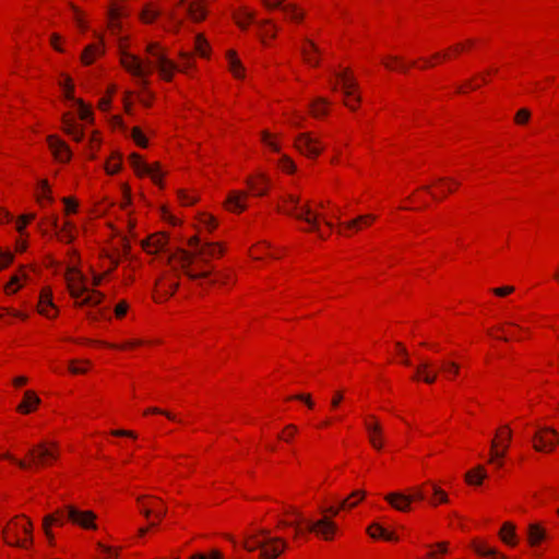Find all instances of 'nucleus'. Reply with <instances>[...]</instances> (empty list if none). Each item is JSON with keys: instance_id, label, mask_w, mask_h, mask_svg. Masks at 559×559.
I'll list each match as a JSON object with an SVG mask.
<instances>
[{"instance_id": "15", "label": "nucleus", "mask_w": 559, "mask_h": 559, "mask_svg": "<svg viewBox=\"0 0 559 559\" xmlns=\"http://www.w3.org/2000/svg\"><path fill=\"white\" fill-rule=\"evenodd\" d=\"M285 0H262L266 9L273 10L281 8L286 16L292 20L299 22L304 19V12H301L295 4L288 3L283 4Z\"/></svg>"}, {"instance_id": "58", "label": "nucleus", "mask_w": 559, "mask_h": 559, "mask_svg": "<svg viewBox=\"0 0 559 559\" xmlns=\"http://www.w3.org/2000/svg\"><path fill=\"white\" fill-rule=\"evenodd\" d=\"M201 222L209 230H213L217 226L216 219L211 215H204Z\"/></svg>"}, {"instance_id": "4", "label": "nucleus", "mask_w": 559, "mask_h": 559, "mask_svg": "<svg viewBox=\"0 0 559 559\" xmlns=\"http://www.w3.org/2000/svg\"><path fill=\"white\" fill-rule=\"evenodd\" d=\"M96 515L92 511H81L73 506L66 507L64 510H58L53 514H49L44 519V527L45 533L48 538H51V532L49 531V526L51 524H60L62 525L66 520L73 522L74 524L80 525L83 528H93L96 530L95 524Z\"/></svg>"}, {"instance_id": "59", "label": "nucleus", "mask_w": 559, "mask_h": 559, "mask_svg": "<svg viewBox=\"0 0 559 559\" xmlns=\"http://www.w3.org/2000/svg\"><path fill=\"white\" fill-rule=\"evenodd\" d=\"M128 311V304L126 301H120L116 308H115V313L118 318H121L123 317Z\"/></svg>"}, {"instance_id": "44", "label": "nucleus", "mask_w": 559, "mask_h": 559, "mask_svg": "<svg viewBox=\"0 0 559 559\" xmlns=\"http://www.w3.org/2000/svg\"><path fill=\"white\" fill-rule=\"evenodd\" d=\"M390 60L392 62H384L385 68L391 70H400L402 72L407 71V67L401 62V59L399 57H391Z\"/></svg>"}, {"instance_id": "63", "label": "nucleus", "mask_w": 559, "mask_h": 559, "mask_svg": "<svg viewBox=\"0 0 559 559\" xmlns=\"http://www.w3.org/2000/svg\"><path fill=\"white\" fill-rule=\"evenodd\" d=\"M262 141L274 151H278V147L274 141L271 140V135L267 132L262 133Z\"/></svg>"}, {"instance_id": "30", "label": "nucleus", "mask_w": 559, "mask_h": 559, "mask_svg": "<svg viewBox=\"0 0 559 559\" xmlns=\"http://www.w3.org/2000/svg\"><path fill=\"white\" fill-rule=\"evenodd\" d=\"M368 533L372 538L381 537L385 540H395L396 539V537L392 533H389L385 528H383L379 524H372L368 528Z\"/></svg>"}, {"instance_id": "47", "label": "nucleus", "mask_w": 559, "mask_h": 559, "mask_svg": "<svg viewBox=\"0 0 559 559\" xmlns=\"http://www.w3.org/2000/svg\"><path fill=\"white\" fill-rule=\"evenodd\" d=\"M79 107V116L82 120H90L92 116L91 109L83 103V100H78L75 104Z\"/></svg>"}, {"instance_id": "54", "label": "nucleus", "mask_w": 559, "mask_h": 559, "mask_svg": "<svg viewBox=\"0 0 559 559\" xmlns=\"http://www.w3.org/2000/svg\"><path fill=\"white\" fill-rule=\"evenodd\" d=\"M13 261V254L11 252L0 251V270L9 265Z\"/></svg>"}, {"instance_id": "13", "label": "nucleus", "mask_w": 559, "mask_h": 559, "mask_svg": "<svg viewBox=\"0 0 559 559\" xmlns=\"http://www.w3.org/2000/svg\"><path fill=\"white\" fill-rule=\"evenodd\" d=\"M536 451H551L557 443V431L552 428H543L533 436Z\"/></svg>"}, {"instance_id": "37", "label": "nucleus", "mask_w": 559, "mask_h": 559, "mask_svg": "<svg viewBox=\"0 0 559 559\" xmlns=\"http://www.w3.org/2000/svg\"><path fill=\"white\" fill-rule=\"evenodd\" d=\"M228 62L230 71L236 78H242L243 68L240 60L236 57L235 52H228Z\"/></svg>"}, {"instance_id": "52", "label": "nucleus", "mask_w": 559, "mask_h": 559, "mask_svg": "<svg viewBox=\"0 0 559 559\" xmlns=\"http://www.w3.org/2000/svg\"><path fill=\"white\" fill-rule=\"evenodd\" d=\"M280 165H281L282 169L285 171L293 173L295 170L294 162L290 158H288L287 156H283L281 158Z\"/></svg>"}, {"instance_id": "26", "label": "nucleus", "mask_w": 559, "mask_h": 559, "mask_svg": "<svg viewBox=\"0 0 559 559\" xmlns=\"http://www.w3.org/2000/svg\"><path fill=\"white\" fill-rule=\"evenodd\" d=\"M474 551L481 557H487L490 559H507L504 556L498 554V551L491 547H488L484 544L475 543L473 545Z\"/></svg>"}, {"instance_id": "51", "label": "nucleus", "mask_w": 559, "mask_h": 559, "mask_svg": "<svg viewBox=\"0 0 559 559\" xmlns=\"http://www.w3.org/2000/svg\"><path fill=\"white\" fill-rule=\"evenodd\" d=\"M35 215L34 214H29V215H24V216H21L16 223V229L19 230V233H23L26 224L28 222H31L32 219H34Z\"/></svg>"}, {"instance_id": "11", "label": "nucleus", "mask_w": 559, "mask_h": 559, "mask_svg": "<svg viewBox=\"0 0 559 559\" xmlns=\"http://www.w3.org/2000/svg\"><path fill=\"white\" fill-rule=\"evenodd\" d=\"M129 162L138 176H151L155 183H159L162 173L158 164L147 165L141 160L140 155H138L136 153H132L129 156Z\"/></svg>"}, {"instance_id": "38", "label": "nucleus", "mask_w": 559, "mask_h": 559, "mask_svg": "<svg viewBox=\"0 0 559 559\" xmlns=\"http://www.w3.org/2000/svg\"><path fill=\"white\" fill-rule=\"evenodd\" d=\"M60 86L63 90L64 97L72 102L74 105L80 100L79 98H75L73 95L74 86L72 84V81L69 76H66L63 82H60Z\"/></svg>"}, {"instance_id": "45", "label": "nucleus", "mask_w": 559, "mask_h": 559, "mask_svg": "<svg viewBox=\"0 0 559 559\" xmlns=\"http://www.w3.org/2000/svg\"><path fill=\"white\" fill-rule=\"evenodd\" d=\"M206 46H207V43L205 40V38L202 36V35H197L195 37V49L198 51V53L202 57H206Z\"/></svg>"}, {"instance_id": "14", "label": "nucleus", "mask_w": 559, "mask_h": 559, "mask_svg": "<svg viewBox=\"0 0 559 559\" xmlns=\"http://www.w3.org/2000/svg\"><path fill=\"white\" fill-rule=\"evenodd\" d=\"M176 7H183L192 22H201L206 16V10L202 0H178Z\"/></svg>"}, {"instance_id": "41", "label": "nucleus", "mask_w": 559, "mask_h": 559, "mask_svg": "<svg viewBox=\"0 0 559 559\" xmlns=\"http://www.w3.org/2000/svg\"><path fill=\"white\" fill-rule=\"evenodd\" d=\"M121 168V158L118 154H114L111 159L106 164V170L108 174H116Z\"/></svg>"}, {"instance_id": "7", "label": "nucleus", "mask_w": 559, "mask_h": 559, "mask_svg": "<svg viewBox=\"0 0 559 559\" xmlns=\"http://www.w3.org/2000/svg\"><path fill=\"white\" fill-rule=\"evenodd\" d=\"M32 524L26 518L15 519L3 531L4 539L9 545L26 548L32 543Z\"/></svg>"}, {"instance_id": "33", "label": "nucleus", "mask_w": 559, "mask_h": 559, "mask_svg": "<svg viewBox=\"0 0 559 559\" xmlns=\"http://www.w3.org/2000/svg\"><path fill=\"white\" fill-rule=\"evenodd\" d=\"M261 185L255 182L252 178L247 179V185L255 195H264L266 193V188L264 187L267 182V179L264 175H259Z\"/></svg>"}, {"instance_id": "55", "label": "nucleus", "mask_w": 559, "mask_h": 559, "mask_svg": "<svg viewBox=\"0 0 559 559\" xmlns=\"http://www.w3.org/2000/svg\"><path fill=\"white\" fill-rule=\"evenodd\" d=\"M442 368L445 372L457 374L460 370V366L454 361H447L442 365Z\"/></svg>"}, {"instance_id": "61", "label": "nucleus", "mask_w": 559, "mask_h": 559, "mask_svg": "<svg viewBox=\"0 0 559 559\" xmlns=\"http://www.w3.org/2000/svg\"><path fill=\"white\" fill-rule=\"evenodd\" d=\"M71 9L73 10L74 12V19L76 21V24L78 26L82 29V31H85L86 29V25L84 23V21L80 17V14H79V10L75 5L71 4Z\"/></svg>"}, {"instance_id": "1", "label": "nucleus", "mask_w": 559, "mask_h": 559, "mask_svg": "<svg viewBox=\"0 0 559 559\" xmlns=\"http://www.w3.org/2000/svg\"><path fill=\"white\" fill-rule=\"evenodd\" d=\"M146 60L127 51H122L120 57L122 67L136 79L138 85L142 90L148 87L147 76L154 69L166 81H170L174 72L179 70L178 66L166 56L164 49L157 43H150L146 46Z\"/></svg>"}, {"instance_id": "49", "label": "nucleus", "mask_w": 559, "mask_h": 559, "mask_svg": "<svg viewBox=\"0 0 559 559\" xmlns=\"http://www.w3.org/2000/svg\"><path fill=\"white\" fill-rule=\"evenodd\" d=\"M429 367L430 364L428 361H420V364L416 367L413 379L423 380V377Z\"/></svg>"}, {"instance_id": "6", "label": "nucleus", "mask_w": 559, "mask_h": 559, "mask_svg": "<svg viewBox=\"0 0 559 559\" xmlns=\"http://www.w3.org/2000/svg\"><path fill=\"white\" fill-rule=\"evenodd\" d=\"M66 280L71 296L76 300V306H97L102 302L104 295L98 290H92L90 295L83 297L88 289L84 284V276L79 271L69 270Z\"/></svg>"}, {"instance_id": "46", "label": "nucleus", "mask_w": 559, "mask_h": 559, "mask_svg": "<svg viewBox=\"0 0 559 559\" xmlns=\"http://www.w3.org/2000/svg\"><path fill=\"white\" fill-rule=\"evenodd\" d=\"M132 138L138 145L145 147L147 145V139L144 136L140 128L135 127L132 129Z\"/></svg>"}, {"instance_id": "60", "label": "nucleus", "mask_w": 559, "mask_h": 559, "mask_svg": "<svg viewBox=\"0 0 559 559\" xmlns=\"http://www.w3.org/2000/svg\"><path fill=\"white\" fill-rule=\"evenodd\" d=\"M20 280H21L20 275H13L11 277L9 284L5 287V292L8 294H14L17 289L16 288H12V286L15 285V284H19Z\"/></svg>"}, {"instance_id": "2", "label": "nucleus", "mask_w": 559, "mask_h": 559, "mask_svg": "<svg viewBox=\"0 0 559 559\" xmlns=\"http://www.w3.org/2000/svg\"><path fill=\"white\" fill-rule=\"evenodd\" d=\"M189 246L193 248L192 252L187 250H179V263L185 274L191 280L204 278L207 277L210 272H193L190 270L191 264L194 259H199L201 262L206 263L210 258L219 257L222 254V249L217 243L205 242L201 243L198 237H192L189 240Z\"/></svg>"}, {"instance_id": "10", "label": "nucleus", "mask_w": 559, "mask_h": 559, "mask_svg": "<svg viewBox=\"0 0 559 559\" xmlns=\"http://www.w3.org/2000/svg\"><path fill=\"white\" fill-rule=\"evenodd\" d=\"M295 147L308 157L314 158L322 152V146L318 139L310 133H300L295 140Z\"/></svg>"}, {"instance_id": "23", "label": "nucleus", "mask_w": 559, "mask_h": 559, "mask_svg": "<svg viewBox=\"0 0 559 559\" xmlns=\"http://www.w3.org/2000/svg\"><path fill=\"white\" fill-rule=\"evenodd\" d=\"M39 403V397L33 391H26L24 393L23 402L17 406V411L27 414L32 412Z\"/></svg>"}, {"instance_id": "31", "label": "nucleus", "mask_w": 559, "mask_h": 559, "mask_svg": "<svg viewBox=\"0 0 559 559\" xmlns=\"http://www.w3.org/2000/svg\"><path fill=\"white\" fill-rule=\"evenodd\" d=\"M308 47H305L301 49V53L304 56V59L307 63L310 66H318L319 61L317 58L312 56L313 53H319L318 47L310 40L307 41Z\"/></svg>"}, {"instance_id": "12", "label": "nucleus", "mask_w": 559, "mask_h": 559, "mask_svg": "<svg viewBox=\"0 0 559 559\" xmlns=\"http://www.w3.org/2000/svg\"><path fill=\"white\" fill-rule=\"evenodd\" d=\"M504 437L498 442L496 439L491 441L490 459L489 462L496 464L498 467L502 466V459L509 448V442L512 437V432L508 427H504Z\"/></svg>"}, {"instance_id": "29", "label": "nucleus", "mask_w": 559, "mask_h": 559, "mask_svg": "<svg viewBox=\"0 0 559 559\" xmlns=\"http://www.w3.org/2000/svg\"><path fill=\"white\" fill-rule=\"evenodd\" d=\"M236 23L241 28H247L248 23L254 21V13L246 8H242L238 13L234 15Z\"/></svg>"}, {"instance_id": "62", "label": "nucleus", "mask_w": 559, "mask_h": 559, "mask_svg": "<svg viewBox=\"0 0 559 559\" xmlns=\"http://www.w3.org/2000/svg\"><path fill=\"white\" fill-rule=\"evenodd\" d=\"M436 380H437V372L430 371L429 368H428L427 371L425 372L424 377H423V381L428 383V384H431Z\"/></svg>"}, {"instance_id": "57", "label": "nucleus", "mask_w": 559, "mask_h": 559, "mask_svg": "<svg viewBox=\"0 0 559 559\" xmlns=\"http://www.w3.org/2000/svg\"><path fill=\"white\" fill-rule=\"evenodd\" d=\"M64 205H66V212L67 213H73L76 211L78 203L74 199L71 198H63L62 199Z\"/></svg>"}, {"instance_id": "20", "label": "nucleus", "mask_w": 559, "mask_h": 559, "mask_svg": "<svg viewBox=\"0 0 559 559\" xmlns=\"http://www.w3.org/2000/svg\"><path fill=\"white\" fill-rule=\"evenodd\" d=\"M246 198L247 193L245 191H231L225 201V205L231 212H242L246 209Z\"/></svg>"}, {"instance_id": "24", "label": "nucleus", "mask_w": 559, "mask_h": 559, "mask_svg": "<svg viewBox=\"0 0 559 559\" xmlns=\"http://www.w3.org/2000/svg\"><path fill=\"white\" fill-rule=\"evenodd\" d=\"M366 429L369 433V441L372 447L377 450H380L382 448V428L380 425L367 423Z\"/></svg>"}, {"instance_id": "16", "label": "nucleus", "mask_w": 559, "mask_h": 559, "mask_svg": "<svg viewBox=\"0 0 559 559\" xmlns=\"http://www.w3.org/2000/svg\"><path fill=\"white\" fill-rule=\"evenodd\" d=\"M307 530L309 532H317L321 534L325 539H331L336 531V525L328 518H322L317 522L308 521Z\"/></svg>"}, {"instance_id": "42", "label": "nucleus", "mask_w": 559, "mask_h": 559, "mask_svg": "<svg viewBox=\"0 0 559 559\" xmlns=\"http://www.w3.org/2000/svg\"><path fill=\"white\" fill-rule=\"evenodd\" d=\"M514 526L510 523H504L501 528V538L504 543L511 544V538L515 536Z\"/></svg>"}, {"instance_id": "8", "label": "nucleus", "mask_w": 559, "mask_h": 559, "mask_svg": "<svg viewBox=\"0 0 559 559\" xmlns=\"http://www.w3.org/2000/svg\"><path fill=\"white\" fill-rule=\"evenodd\" d=\"M284 212L297 219L304 221L309 225V230L317 233L321 238L323 235L319 227V214L312 212L308 204L299 205V199L295 195H289Z\"/></svg>"}, {"instance_id": "43", "label": "nucleus", "mask_w": 559, "mask_h": 559, "mask_svg": "<svg viewBox=\"0 0 559 559\" xmlns=\"http://www.w3.org/2000/svg\"><path fill=\"white\" fill-rule=\"evenodd\" d=\"M190 559H224V558H223V554L219 550L213 549L207 554H204V552L194 554L190 557Z\"/></svg>"}, {"instance_id": "48", "label": "nucleus", "mask_w": 559, "mask_h": 559, "mask_svg": "<svg viewBox=\"0 0 559 559\" xmlns=\"http://www.w3.org/2000/svg\"><path fill=\"white\" fill-rule=\"evenodd\" d=\"M41 194L38 195V202L43 204V199H47L48 202H52V197L50 195V189L46 180L40 181Z\"/></svg>"}, {"instance_id": "19", "label": "nucleus", "mask_w": 559, "mask_h": 559, "mask_svg": "<svg viewBox=\"0 0 559 559\" xmlns=\"http://www.w3.org/2000/svg\"><path fill=\"white\" fill-rule=\"evenodd\" d=\"M48 143L56 158H58L60 162H67L70 159V150L63 141L56 136H49Z\"/></svg>"}, {"instance_id": "5", "label": "nucleus", "mask_w": 559, "mask_h": 559, "mask_svg": "<svg viewBox=\"0 0 559 559\" xmlns=\"http://www.w3.org/2000/svg\"><path fill=\"white\" fill-rule=\"evenodd\" d=\"M260 534L263 539L255 536H248L245 538L242 546L248 551L261 549V559H276L287 547V543L281 537L270 535V532L262 530Z\"/></svg>"}, {"instance_id": "34", "label": "nucleus", "mask_w": 559, "mask_h": 559, "mask_svg": "<svg viewBox=\"0 0 559 559\" xmlns=\"http://www.w3.org/2000/svg\"><path fill=\"white\" fill-rule=\"evenodd\" d=\"M328 105V100L322 97H318L317 99H314L310 105L312 116L320 117L326 115Z\"/></svg>"}, {"instance_id": "18", "label": "nucleus", "mask_w": 559, "mask_h": 559, "mask_svg": "<svg viewBox=\"0 0 559 559\" xmlns=\"http://www.w3.org/2000/svg\"><path fill=\"white\" fill-rule=\"evenodd\" d=\"M336 76L338 78V80L341 81V84H342V91L344 92V95L349 98V97H354V100L355 103H359L360 102V97L359 96H355L353 94V92L356 90L357 87V83L356 81L349 75L348 71L345 70L343 72H340V73H336Z\"/></svg>"}, {"instance_id": "27", "label": "nucleus", "mask_w": 559, "mask_h": 559, "mask_svg": "<svg viewBox=\"0 0 559 559\" xmlns=\"http://www.w3.org/2000/svg\"><path fill=\"white\" fill-rule=\"evenodd\" d=\"M376 219V216L374 215H360L358 217H356L355 219H352L344 225V227L346 229H355V230H358L361 228L362 225H369L371 224L373 221Z\"/></svg>"}, {"instance_id": "3", "label": "nucleus", "mask_w": 559, "mask_h": 559, "mask_svg": "<svg viewBox=\"0 0 559 559\" xmlns=\"http://www.w3.org/2000/svg\"><path fill=\"white\" fill-rule=\"evenodd\" d=\"M27 455L29 457L28 462L17 460L9 453L3 454L2 457L14 462L21 468L45 467L51 462L58 460V445L55 442H39L28 450Z\"/></svg>"}, {"instance_id": "22", "label": "nucleus", "mask_w": 559, "mask_h": 559, "mask_svg": "<svg viewBox=\"0 0 559 559\" xmlns=\"http://www.w3.org/2000/svg\"><path fill=\"white\" fill-rule=\"evenodd\" d=\"M105 52L102 40L97 44H91L85 47L82 52L81 60L84 64H91L96 57L102 56Z\"/></svg>"}, {"instance_id": "32", "label": "nucleus", "mask_w": 559, "mask_h": 559, "mask_svg": "<svg viewBox=\"0 0 559 559\" xmlns=\"http://www.w3.org/2000/svg\"><path fill=\"white\" fill-rule=\"evenodd\" d=\"M108 15H109L108 27L112 34H117L121 29V23L118 21L121 16V13H120L119 9L112 7L109 9Z\"/></svg>"}, {"instance_id": "21", "label": "nucleus", "mask_w": 559, "mask_h": 559, "mask_svg": "<svg viewBox=\"0 0 559 559\" xmlns=\"http://www.w3.org/2000/svg\"><path fill=\"white\" fill-rule=\"evenodd\" d=\"M364 497H365V492L364 491H360V490L354 491L350 495L349 498L341 501L338 508L330 507L326 510H324V512H328L331 515H337L341 509H346V508L352 509V508H354L357 504V502L359 500H361Z\"/></svg>"}, {"instance_id": "40", "label": "nucleus", "mask_w": 559, "mask_h": 559, "mask_svg": "<svg viewBox=\"0 0 559 559\" xmlns=\"http://www.w3.org/2000/svg\"><path fill=\"white\" fill-rule=\"evenodd\" d=\"M474 476L477 477L476 484H480L481 480L486 477V473H485L484 467L477 466L474 471H471V472L466 473V476H465L466 477V481L469 483V484H474V480H473Z\"/></svg>"}, {"instance_id": "56", "label": "nucleus", "mask_w": 559, "mask_h": 559, "mask_svg": "<svg viewBox=\"0 0 559 559\" xmlns=\"http://www.w3.org/2000/svg\"><path fill=\"white\" fill-rule=\"evenodd\" d=\"M513 292H514L513 286H503V287H498V288L492 289V293L499 297H504Z\"/></svg>"}, {"instance_id": "39", "label": "nucleus", "mask_w": 559, "mask_h": 559, "mask_svg": "<svg viewBox=\"0 0 559 559\" xmlns=\"http://www.w3.org/2000/svg\"><path fill=\"white\" fill-rule=\"evenodd\" d=\"M162 12L151 7H145L141 12V20L145 23H152Z\"/></svg>"}, {"instance_id": "50", "label": "nucleus", "mask_w": 559, "mask_h": 559, "mask_svg": "<svg viewBox=\"0 0 559 559\" xmlns=\"http://www.w3.org/2000/svg\"><path fill=\"white\" fill-rule=\"evenodd\" d=\"M530 117L531 112L528 111V109L522 108L515 115V122L520 124L525 123L528 121Z\"/></svg>"}, {"instance_id": "36", "label": "nucleus", "mask_w": 559, "mask_h": 559, "mask_svg": "<svg viewBox=\"0 0 559 559\" xmlns=\"http://www.w3.org/2000/svg\"><path fill=\"white\" fill-rule=\"evenodd\" d=\"M165 17L169 22L173 32H178L183 26V20L177 15L175 9L165 12Z\"/></svg>"}, {"instance_id": "17", "label": "nucleus", "mask_w": 559, "mask_h": 559, "mask_svg": "<svg viewBox=\"0 0 559 559\" xmlns=\"http://www.w3.org/2000/svg\"><path fill=\"white\" fill-rule=\"evenodd\" d=\"M168 243V237L166 234L159 233L152 235L147 239L142 241L143 249L150 253H156L160 250H164Z\"/></svg>"}, {"instance_id": "35", "label": "nucleus", "mask_w": 559, "mask_h": 559, "mask_svg": "<svg viewBox=\"0 0 559 559\" xmlns=\"http://www.w3.org/2000/svg\"><path fill=\"white\" fill-rule=\"evenodd\" d=\"M39 304H40L39 312L49 318L50 316L47 312V310L45 309V306L51 307V308L55 307L52 304V294H51L50 289L41 290Z\"/></svg>"}, {"instance_id": "25", "label": "nucleus", "mask_w": 559, "mask_h": 559, "mask_svg": "<svg viewBox=\"0 0 559 559\" xmlns=\"http://www.w3.org/2000/svg\"><path fill=\"white\" fill-rule=\"evenodd\" d=\"M63 129L74 141H82L84 138V133L82 129L71 119H63Z\"/></svg>"}, {"instance_id": "28", "label": "nucleus", "mask_w": 559, "mask_h": 559, "mask_svg": "<svg viewBox=\"0 0 559 559\" xmlns=\"http://www.w3.org/2000/svg\"><path fill=\"white\" fill-rule=\"evenodd\" d=\"M545 531L538 524H531L528 527V540L532 546L539 544L545 538Z\"/></svg>"}, {"instance_id": "64", "label": "nucleus", "mask_w": 559, "mask_h": 559, "mask_svg": "<svg viewBox=\"0 0 559 559\" xmlns=\"http://www.w3.org/2000/svg\"><path fill=\"white\" fill-rule=\"evenodd\" d=\"M290 399L305 402L309 408L313 407V402L311 401L310 395L297 394Z\"/></svg>"}, {"instance_id": "9", "label": "nucleus", "mask_w": 559, "mask_h": 559, "mask_svg": "<svg viewBox=\"0 0 559 559\" xmlns=\"http://www.w3.org/2000/svg\"><path fill=\"white\" fill-rule=\"evenodd\" d=\"M424 492L417 489L414 495H405L403 492H390L384 499L397 511L406 512L411 509V503L414 500H423Z\"/></svg>"}, {"instance_id": "53", "label": "nucleus", "mask_w": 559, "mask_h": 559, "mask_svg": "<svg viewBox=\"0 0 559 559\" xmlns=\"http://www.w3.org/2000/svg\"><path fill=\"white\" fill-rule=\"evenodd\" d=\"M432 491L436 497H438L439 502L445 503L448 502V495L443 491L439 486L432 484Z\"/></svg>"}]
</instances>
